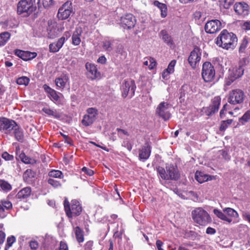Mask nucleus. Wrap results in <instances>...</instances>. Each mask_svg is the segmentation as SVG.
Here are the masks:
<instances>
[{
    "label": "nucleus",
    "instance_id": "393cba45",
    "mask_svg": "<svg viewBox=\"0 0 250 250\" xmlns=\"http://www.w3.org/2000/svg\"><path fill=\"white\" fill-rule=\"evenodd\" d=\"M195 179L200 183H203L205 182L211 180L212 176L207 175L203 172L197 171L195 174Z\"/></svg>",
    "mask_w": 250,
    "mask_h": 250
},
{
    "label": "nucleus",
    "instance_id": "69168bd1",
    "mask_svg": "<svg viewBox=\"0 0 250 250\" xmlns=\"http://www.w3.org/2000/svg\"><path fill=\"white\" fill-rule=\"evenodd\" d=\"M122 146H124L125 147H126L127 149L129 151H130L132 149V146L130 144V143H129V142L127 141V142H125L124 141L123 143V144H122Z\"/></svg>",
    "mask_w": 250,
    "mask_h": 250
},
{
    "label": "nucleus",
    "instance_id": "4c0bfd02",
    "mask_svg": "<svg viewBox=\"0 0 250 250\" xmlns=\"http://www.w3.org/2000/svg\"><path fill=\"white\" fill-rule=\"evenodd\" d=\"M14 130L15 136L16 139L20 142H22L23 139V135L21 130L19 128L17 125L16 127H14L13 129Z\"/></svg>",
    "mask_w": 250,
    "mask_h": 250
},
{
    "label": "nucleus",
    "instance_id": "f704fd0d",
    "mask_svg": "<svg viewBox=\"0 0 250 250\" xmlns=\"http://www.w3.org/2000/svg\"><path fill=\"white\" fill-rule=\"evenodd\" d=\"M86 70L90 72L92 75L95 77H98L97 70L96 66L94 64L89 62H87L85 64Z\"/></svg>",
    "mask_w": 250,
    "mask_h": 250
},
{
    "label": "nucleus",
    "instance_id": "39448f33",
    "mask_svg": "<svg viewBox=\"0 0 250 250\" xmlns=\"http://www.w3.org/2000/svg\"><path fill=\"white\" fill-rule=\"evenodd\" d=\"M63 205L66 214L69 218L79 215L82 211V206L76 200H72L70 205L68 201L65 199Z\"/></svg>",
    "mask_w": 250,
    "mask_h": 250
},
{
    "label": "nucleus",
    "instance_id": "2eb2a0df",
    "mask_svg": "<svg viewBox=\"0 0 250 250\" xmlns=\"http://www.w3.org/2000/svg\"><path fill=\"white\" fill-rule=\"evenodd\" d=\"M214 67L209 62H205L203 64L202 76V78H213L215 76Z\"/></svg>",
    "mask_w": 250,
    "mask_h": 250
},
{
    "label": "nucleus",
    "instance_id": "6e6552de",
    "mask_svg": "<svg viewBox=\"0 0 250 250\" xmlns=\"http://www.w3.org/2000/svg\"><path fill=\"white\" fill-rule=\"evenodd\" d=\"M98 115V110L93 107L88 108L86 110V114L84 115L82 120V124L85 126L91 125L96 120Z\"/></svg>",
    "mask_w": 250,
    "mask_h": 250
},
{
    "label": "nucleus",
    "instance_id": "412c9836",
    "mask_svg": "<svg viewBox=\"0 0 250 250\" xmlns=\"http://www.w3.org/2000/svg\"><path fill=\"white\" fill-rule=\"evenodd\" d=\"M223 211L227 214L228 217L232 219V222L233 224L239 222V214L235 210L230 208H226L223 209Z\"/></svg>",
    "mask_w": 250,
    "mask_h": 250
},
{
    "label": "nucleus",
    "instance_id": "e2e57ef3",
    "mask_svg": "<svg viewBox=\"0 0 250 250\" xmlns=\"http://www.w3.org/2000/svg\"><path fill=\"white\" fill-rule=\"evenodd\" d=\"M5 239V233L0 230V245L3 244Z\"/></svg>",
    "mask_w": 250,
    "mask_h": 250
},
{
    "label": "nucleus",
    "instance_id": "2f4dec72",
    "mask_svg": "<svg viewBox=\"0 0 250 250\" xmlns=\"http://www.w3.org/2000/svg\"><path fill=\"white\" fill-rule=\"evenodd\" d=\"M11 34L8 32H4L0 34V46L4 45L10 39Z\"/></svg>",
    "mask_w": 250,
    "mask_h": 250
},
{
    "label": "nucleus",
    "instance_id": "5701e85b",
    "mask_svg": "<svg viewBox=\"0 0 250 250\" xmlns=\"http://www.w3.org/2000/svg\"><path fill=\"white\" fill-rule=\"evenodd\" d=\"M176 64V61L175 60H172L168 64L167 67L164 69L162 72V77L163 78H165L169 76L170 74L174 72V67Z\"/></svg>",
    "mask_w": 250,
    "mask_h": 250
},
{
    "label": "nucleus",
    "instance_id": "864d4df0",
    "mask_svg": "<svg viewBox=\"0 0 250 250\" xmlns=\"http://www.w3.org/2000/svg\"><path fill=\"white\" fill-rule=\"evenodd\" d=\"M247 45H248V42L246 40H244L239 47V52H241V53L244 52L245 49L246 48V47L247 46Z\"/></svg>",
    "mask_w": 250,
    "mask_h": 250
},
{
    "label": "nucleus",
    "instance_id": "ddd939ff",
    "mask_svg": "<svg viewBox=\"0 0 250 250\" xmlns=\"http://www.w3.org/2000/svg\"><path fill=\"white\" fill-rule=\"evenodd\" d=\"M201 52L198 47H195L191 52L188 61L190 66L195 68L198 65L201 60Z\"/></svg>",
    "mask_w": 250,
    "mask_h": 250
},
{
    "label": "nucleus",
    "instance_id": "49530a36",
    "mask_svg": "<svg viewBox=\"0 0 250 250\" xmlns=\"http://www.w3.org/2000/svg\"><path fill=\"white\" fill-rule=\"evenodd\" d=\"M148 59L149 62L148 68L149 70H153L156 67L157 65V62L154 58L149 57Z\"/></svg>",
    "mask_w": 250,
    "mask_h": 250
},
{
    "label": "nucleus",
    "instance_id": "052dcab7",
    "mask_svg": "<svg viewBox=\"0 0 250 250\" xmlns=\"http://www.w3.org/2000/svg\"><path fill=\"white\" fill-rule=\"evenodd\" d=\"M97 62L103 64H105L106 62V59L104 56H102L98 58Z\"/></svg>",
    "mask_w": 250,
    "mask_h": 250
},
{
    "label": "nucleus",
    "instance_id": "f8f14e48",
    "mask_svg": "<svg viewBox=\"0 0 250 250\" xmlns=\"http://www.w3.org/2000/svg\"><path fill=\"white\" fill-rule=\"evenodd\" d=\"M16 123L12 120L4 117H0V131L6 133L10 132L16 127Z\"/></svg>",
    "mask_w": 250,
    "mask_h": 250
},
{
    "label": "nucleus",
    "instance_id": "de8ad7c7",
    "mask_svg": "<svg viewBox=\"0 0 250 250\" xmlns=\"http://www.w3.org/2000/svg\"><path fill=\"white\" fill-rule=\"evenodd\" d=\"M48 183L54 188H58L61 185L59 181L52 178H49Z\"/></svg>",
    "mask_w": 250,
    "mask_h": 250
},
{
    "label": "nucleus",
    "instance_id": "c756f323",
    "mask_svg": "<svg viewBox=\"0 0 250 250\" xmlns=\"http://www.w3.org/2000/svg\"><path fill=\"white\" fill-rule=\"evenodd\" d=\"M154 5L157 6L161 12V16L165 18L167 15V5L163 3H161L158 0H155L153 2Z\"/></svg>",
    "mask_w": 250,
    "mask_h": 250
},
{
    "label": "nucleus",
    "instance_id": "c03bdc74",
    "mask_svg": "<svg viewBox=\"0 0 250 250\" xmlns=\"http://www.w3.org/2000/svg\"><path fill=\"white\" fill-rule=\"evenodd\" d=\"M67 79H55V83L56 85L60 88H63L66 83Z\"/></svg>",
    "mask_w": 250,
    "mask_h": 250
},
{
    "label": "nucleus",
    "instance_id": "603ef678",
    "mask_svg": "<svg viewBox=\"0 0 250 250\" xmlns=\"http://www.w3.org/2000/svg\"><path fill=\"white\" fill-rule=\"evenodd\" d=\"M2 157L6 161H11L13 160L14 159V157L12 155H10L7 152H4L2 154Z\"/></svg>",
    "mask_w": 250,
    "mask_h": 250
},
{
    "label": "nucleus",
    "instance_id": "9d476101",
    "mask_svg": "<svg viewBox=\"0 0 250 250\" xmlns=\"http://www.w3.org/2000/svg\"><path fill=\"white\" fill-rule=\"evenodd\" d=\"M221 103V98L215 97L211 101V104L208 107H204L202 111L207 116H211L218 111Z\"/></svg>",
    "mask_w": 250,
    "mask_h": 250
},
{
    "label": "nucleus",
    "instance_id": "9b49d317",
    "mask_svg": "<svg viewBox=\"0 0 250 250\" xmlns=\"http://www.w3.org/2000/svg\"><path fill=\"white\" fill-rule=\"evenodd\" d=\"M72 12V4L67 1L59 8L57 16L59 20H65L69 17Z\"/></svg>",
    "mask_w": 250,
    "mask_h": 250
},
{
    "label": "nucleus",
    "instance_id": "79ce46f5",
    "mask_svg": "<svg viewBox=\"0 0 250 250\" xmlns=\"http://www.w3.org/2000/svg\"><path fill=\"white\" fill-rule=\"evenodd\" d=\"M232 122V120L229 119L226 121H223L221 122V124L220 127V130L221 131L225 130L229 125H230Z\"/></svg>",
    "mask_w": 250,
    "mask_h": 250
},
{
    "label": "nucleus",
    "instance_id": "e433bc0d",
    "mask_svg": "<svg viewBox=\"0 0 250 250\" xmlns=\"http://www.w3.org/2000/svg\"><path fill=\"white\" fill-rule=\"evenodd\" d=\"M0 188L2 190L7 192L12 189V187L8 182L0 179Z\"/></svg>",
    "mask_w": 250,
    "mask_h": 250
},
{
    "label": "nucleus",
    "instance_id": "6e6d98bb",
    "mask_svg": "<svg viewBox=\"0 0 250 250\" xmlns=\"http://www.w3.org/2000/svg\"><path fill=\"white\" fill-rule=\"evenodd\" d=\"M82 170L90 176H92L94 174V171L92 169L86 167H83Z\"/></svg>",
    "mask_w": 250,
    "mask_h": 250
},
{
    "label": "nucleus",
    "instance_id": "58836bf2",
    "mask_svg": "<svg viewBox=\"0 0 250 250\" xmlns=\"http://www.w3.org/2000/svg\"><path fill=\"white\" fill-rule=\"evenodd\" d=\"M239 122L243 125L246 123L250 121V110L247 111L239 119Z\"/></svg>",
    "mask_w": 250,
    "mask_h": 250
},
{
    "label": "nucleus",
    "instance_id": "0e129e2a",
    "mask_svg": "<svg viewBox=\"0 0 250 250\" xmlns=\"http://www.w3.org/2000/svg\"><path fill=\"white\" fill-rule=\"evenodd\" d=\"M243 29L246 30H250V21H247L245 22L242 26Z\"/></svg>",
    "mask_w": 250,
    "mask_h": 250
},
{
    "label": "nucleus",
    "instance_id": "bb28decb",
    "mask_svg": "<svg viewBox=\"0 0 250 250\" xmlns=\"http://www.w3.org/2000/svg\"><path fill=\"white\" fill-rule=\"evenodd\" d=\"M160 36L162 37L163 41L169 46H171L173 44V41L172 38L169 36L167 31L165 30L161 31L160 33Z\"/></svg>",
    "mask_w": 250,
    "mask_h": 250
},
{
    "label": "nucleus",
    "instance_id": "7c9ffc66",
    "mask_svg": "<svg viewBox=\"0 0 250 250\" xmlns=\"http://www.w3.org/2000/svg\"><path fill=\"white\" fill-rule=\"evenodd\" d=\"M42 111L49 116H52L56 119H59L62 117L61 114L56 110H53L47 107H44Z\"/></svg>",
    "mask_w": 250,
    "mask_h": 250
},
{
    "label": "nucleus",
    "instance_id": "a878e982",
    "mask_svg": "<svg viewBox=\"0 0 250 250\" xmlns=\"http://www.w3.org/2000/svg\"><path fill=\"white\" fill-rule=\"evenodd\" d=\"M36 173L31 169H27L23 174L24 180L28 184H32L35 180Z\"/></svg>",
    "mask_w": 250,
    "mask_h": 250
},
{
    "label": "nucleus",
    "instance_id": "bf43d9fd",
    "mask_svg": "<svg viewBox=\"0 0 250 250\" xmlns=\"http://www.w3.org/2000/svg\"><path fill=\"white\" fill-rule=\"evenodd\" d=\"M157 248L158 250H164L162 248L164 243L160 240H158L156 243Z\"/></svg>",
    "mask_w": 250,
    "mask_h": 250
},
{
    "label": "nucleus",
    "instance_id": "20e7f679",
    "mask_svg": "<svg viewBox=\"0 0 250 250\" xmlns=\"http://www.w3.org/2000/svg\"><path fill=\"white\" fill-rule=\"evenodd\" d=\"M157 172L161 178L166 180H177L180 177L177 167L172 165L167 166L166 169L159 167Z\"/></svg>",
    "mask_w": 250,
    "mask_h": 250
},
{
    "label": "nucleus",
    "instance_id": "3c124183",
    "mask_svg": "<svg viewBox=\"0 0 250 250\" xmlns=\"http://www.w3.org/2000/svg\"><path fill=\"white\" fill-rule=\"evenodd\" d=\"M1 203L3 208H5L7 209H8L11 208L12 207V203L7 200L2 201Z\"/></svg>",
    "mask_w": 250,
    "mask_h": 250
},
{
    "label": "nucleus",
    "instance_id": "ea45409f",
    "mask_svg": "<svg viewBox=\"0 0 250 250\" xmlns=\"http://www.w3.org/2000/svg\"><path fill=\"white\" fill-rule=\"evenodd\" d=\"M244 72V69L242 65H240L238 68H237L234 72L233 78H240L241 77Z\"/></svg>",
    "mask_w": 250,
    "mask_h": 250
},
{
    "label": "nucleus",
    "instance_id": "4468645a",
    "mask_svg": "<svg viewBox=\"0 0 250 250\" xmlns=\"http://www.w3.org/2000/svg\"><path fill=\"white\" fill-rule=\"evenodd\" d=\"M221 28V23L218 20H213L208 21L205 26V30L208 33L213 34Z\"/></svg>",
    "mask_w": 250,
    "mask_h": 250
},
{
    "label": "nucleus",
    "instance_id": "a211bd4d",
    "mask_svg": "<svg viewBox=\"0 0 250 250\" xmlns=\"http://www.w3.org/2000/svg\"><path fill=\"white\" fill-rule=\"evenodd\" d=\"M151 153V146L148 143H146L139 151V157L141 160H146L150 156Z\"/></svg>",
    "mask_w": 250,
    "mask_h": 250
},
{
    "label": "nucleus",
    "instance_id": "37998d69",
    "mask_svg": "<svg viewBox=\"0 0 250 250\" xmlns=\"http://www.w3.org/2000/svg\"><path fill=\"white\" fill-rule=\"evenodd\" d=\"M49 175L53 178H62V173L60 170H52L49 173Z\"/></svg>",
    "mask_w": 250,
    "mask_h": 250
},
{
    "label": "nucleus",
    "instance_id": "72a5a7b5",
    "mask_svg": "<svg viewBox=\"0 0 250 250\" xmlns=\"http://www.w3.org/2000/svg\"><path fill=\"white\" fill-rule=\"evenodd\" d=\"M112 43L113 41L109 39H105L103 41V48L106 51L110 52L112 50Z\"/></svg>",
    "mask_w": 250,
    "mask_h": 250
},
{
    "label": "nucleus",
    "instance_id": "5fc2aeb1",
    "mask_svg": "<svg viewBox=\"0 0 250 250\" xmlns=\"http://www.w3.org/2000/svg\"><path fill=\"white\" fill-rule=\"evenodd\" d=\"M29 246L31 249L36 250L39 247V244L36 241H31L29 243Z\"/></svg>",
    "mask_w": 250,
    "mask_h": 250
},
{
    "label": "nucleus",
    "instance_id": "c85d7f7f",
    "mask_svg": "<svg viewBox=\"0 0 250 250\" xmlns=\"http://www.w3.org/2000/svg\"><path fill=\"white\" fill-rule=\"evenodd\" d=\"M31 193V188L30 187H25L20 190L17 197L19 199H24L28 197Z\"/></svg>",
    "mask_w": 250,
    "mask_h": 250
},
{
    "label": "nucleus",
    "instance_id": "dca6fc26",
    "mask_svg": "<svg viewBox=\"0 0 250 250\" xmlns=\"http://www.w3.org/2000/svg\"><path fill=\"white\" fill-rule=\"evenodd\" d=\"M15 54L24 61H29L35 58L37 54L35 52H30L17 49L15 50Z\"/></svg>",
    "mask_w": 250,
    "mask_h": 250
},
{
    "label": "nucleus",
    "instance_id": "a19ab883",
    "mask_svg": "<svg viewBox=\"0 0 250 250\" xmlns=\"http://www.w3.org/2000/svg\"><path fill=\"white\" fill-rule=\"evenodd\" d=\"M16 238L14 236H11L7 238L6 244L5 247V250H8L12 244L15 242Z\"/></svg>",
    "mask_w": 250,
    "mask_h": 250
},
{
    "label": "nucleus",
    "instance_id": "423d86ee",
    "mask_svg": "<svg viewBox=\"0 0 250 250\" xmlns=\"http://www.w3.org/2000/svg\"><path fill=\"white\" fill-rule=\"evenodd\" d=\"M136 85L132 79H127L123 83L122 86V96L124 98H132L134 95Z\"/></svg>",
    "mask_w": 250,
    "mask_h": 250
},
{
    "label": "nucleus",
    "instance_id": "680f3d73",
    "mask_svg": "<svg viewBox=\"0 0 250 250\" xmlns=\"http://www.w3.org/2000/svg\"><path fill=\"white\" fill-rule=\"evenodd\" d=\"M206 233L208 234H214L216 233V230L211 227H208L206 229Z\"/></svg>",
    "mask_w": 250,
    "mask_h": 250
},
{
    "label": "nucleus",
    "instance_id": "8fccbe9b",
    "mask_svg": "<svg viewBox=\"0 0 250 250\" xmlns=\"http://www.w3.org/2000/svg\"><path fill=\"white\" fill-rule=\"evenodd\" d=\"M117 131L118 136L121 138H123L124 135L128 136L129 135V133L126 130L123 129L117 128Z\"/></svg>",
    "mask_w": 250,
    "mask_h": 250
},
{
    "label": "nucleus",
    "instance_id": "c9c22d12",
    "mask_svg": "<svg viewBox=\"0 0 250 250\" xmlns=\"http://www.w3.org/2000/svg\"><path fill=\"white\" fill-rule=\"evenodd\" d=\"M19 157L21 161L25 164H33L36 163L35 159L28 157L23 152L20 153Z\"/></svg>",
    "mask_w": 250,
    "mask_h": 250
},
{
    "label": "nucleus",
    "instance_id": "b1692460",
    "mask_svg": "<svg viewBox=\"0 0 250 250\" xmlns=\"http://www.w3.org/2000/svg\"><path fill=\"white\" fill-rule=\"evenodd\" d=\"M82 30L81 28H77L73 32L72 35V43L74 45L80 44L81 39V37L82 34Z\"/></svg>",
    "mask_w": 250,
    "mask_h": 250
},
{
    "label": "nucleus",
    "instance_id": "6ab92c4d",
    "mask_svg": "<svg viewBox=\"0 0 250 250\" xmlns=\"http://www.w3.org/2000/svg\"><path fill=\"white\" fill-rule=\"evenodd\" d=\"M248 5L245 2L236 3L234 6L235 12L240 15L245 16L248 14Z\"/></svg>",
    "mask_w": 250,
    "mask_h": 250
},
{
    "label": "nucleus",
    "instance_id": "09e8293b",
    "mask_svg": "<svg viewBox=\"0 0 250 250\" xmlns=\"http://www.w3.org/2000/svg\"><path fill=\"white\" fill-rule=\"evenodd\" d=\"M42 4L44 8H48L54 4V1L53 0H43Z\"/></svg>",
    "mask_w": 250,
    "mask_h": 250
},
{
    "label": "nucleus",
    "instance_id": "13d9d810",
    "mask_svg": "<svg viewBox=\"0 0 250 250\" xmlns=\"http://www.w3.org/2000/svg\"><path fill=\"white\" fill-rule=\"evenodd\" d=\"M230 108V106L229 104H224L223 108L221 110V116H222L223 115V111H227L229 110Z\"/></svg>",
    "mask_w": 250,
    "mask_h": 250
},
{
    "label": "nucleus",
    "instance_id": "f3484780",
    "mask_svg": "<svg viewBox=\"0 0 250 250\" xmlns=\"http://www.w3.org/2000/svg\"><path fill=\"white\" fill-rule=\"evenodd\" d=\"M121 21L124 25L130 29L134 26L136 20L132 14H127L121 18Z\"/></svg>",
    "mask_w": 250,
    "mask_h": 250
},
{
    "label": "nucleus",
    "instance_id": "f257e3e1",
    "mask_svg": "<svg viewBox=\"0 0 250 250\" xmlns=\"http://www.w3.org/2000/svg\"><path fill=\"white\" fill-rule=\"evenodd\" d=\"M216 44L224 49H233L236 46L237 38L232 32H229L227 30H222L216 39Z\"/></svg>",
    "mask_w": 250,
    "mask_h": 250
},
{
    "label": "nucleus",
    "instance_id": "1a4fd4ad",
    "mask_svg": "<svg viewBox=\"0 0 250 250\" xmlns=\"http://www.w3.org/2000/svg\"><path fill=\"white\" fill-rule=\"evenodd\" d=\"M244 93L240 89H235L229 92L228 102L231 104H240L244 99Z\"/></svg>",
    "mask_w": 250,
    "mask_h": 250
},
{
    "label": "nucleus",
    "instance_id": "473e14b6",
    "mask_svg": "<svg viewBox=\"0 0 250 250\" xmlns=\"http://www.w3.org/2000/svg\"><path fill=\"white\" fill-rule=\"evenodd\" d=\"M74 231L78 242H83L84 240L83 230L79 227H76L74 228Z\"/></svg>",
    "mask_w": 250,
    "mask_h": 250
},
{
    "label": "nucleus",
    "instance_id": "338daca9",
    "mask_svg": "<svg viewBox=\"0 0 250 250\" xmlns=\"http://www.w3.org/2000/svg\"><path fill=\"white\" fill-rule=\"evenodd\" d=\"M59 250H68L66 244L63 242H61Z\"/></svg>",
    "mask_w": 250,
    "mask_h": 250
},
{
    "label": "nucleus",
    "instance_id": "cd10ccee",
    "mask_svg": "<svg viewBox=\"0 0 250 250\" xmlns=\"http://www.w3.org/2000/svg\"><path fill=\"white\" fill-rule=\"evenodd\" d=\"M213 213L219 219L222 220L227 222L229 223H231L232 222V219L228 217L221 210L214 208L213 210Z\"/></svg>",
    "mask_w": 250,
    "mask_h": 250
},
{
    "label": "nucleus",
    "instance_id": "774afa93",
    "mask_svg": "<svg viewBox=\"0 0 250 250\" xmlns=\"http://www.w3.org/2000/svg\"><path fill=\"white\" fill-rule=\"evenodd\" d=\"M244 219L250 224V214L248 212H245L243 214Z\"/></svg>",
    "mask_w": 250,
    "mask_h": 250
},
{
    "label": "nucleus",
    "instance_id": "f03ea898",
    "mask_svg": "<svg viewBox=\"0 0 250 250\" xmlns=\"http://www.w3.org/2000/svg\"><path fill=\"white\" fill-rule=\"evenodd\" d=\"M192 218L196 223L205 226L211 222V218L208 212L202 208H196L191 212Z\"/></svg>",
    "mask_w": 250,
    "mask_h": 250
},
{
    "label": "nucleus",
    "instance_id": "0eeeda50",
    "mask_svg": "<svg viewBox=\"0 0 250 250\" xmlns=\"http://www.w3.org/2000/svg\"><path fill=\"white\" fill-rule=\"evenodd\" d=\"M170 105L167 102H163L159 104L156 109V114L165 121L169 119L171 117Z\"/></svg>",
    "mask_w": 250,
    "mask_h": 250
},
{
    "label": "nucleus",
    "instance_id": "4d7b16f0",
    "mask_svg": "<svg viewBox=\"0 0 250 250\" xmlns=\"http://www.w3.org/2000/svg\"><path fill=\"white\" fill-rule=\"evenodd\" d=\"M93 246V242L89 241L86 242L84 245V250H92Z\"/></svg>",
    "mask_w": 250,
    "mask_h": 250
},
{
    "label": "nucleus",
    "instance_id": "a18cd8bd",
    "mask_svg": "<svg viewBox=\"0 0 250 250\" xmlns=\"http://www.w3.org/2000/svg\"><path fill=\"white\" fill-rule=\"evenodd\" d=\"M29 80L30 79H14L13 83H16L19 85H24L26 86L29 83Z\"/></svg>",
    "mask_w": 250,
    "mask_h": 250
},
{
    "label": "nucleus",
    "instance_id": "aec40b11",
    "mask_svg": "<svg viewBox=\"0 0 250 250\" xmlns=\"http://www.w3.org/2000/svg\"><path fill=\"white\" fill-rule=\"evenodd\" d=\"M43 88L45 91L47 93V96L49 98L54 102H59L60 96L62 95L60 93H57L55 90L51 88L46 84L43 85Z\"/></svg>",
    "mask_w": 250,
    "mask_h": 250
},
{
    "label": "nucleus",
    "instance_id": "7ed1b4c3",
    "mask_svg": "<svg viewBox=\"0 0 250 250\" xmlns=\"http://www.w3.org/2000/svg\"><path fill=\"white\" fill-rule=\"evenodd\" d=\"M40 3V0H21L18 4L17 12L19 14L29 15L36 10Z\"/></svg>",
    "mask_w": 250,
    "mask_h": 250
},
{
    "label": "nucleus",
    "instance_id": "4be33fe9",
    "mask_svg": "<svg viewBox=\"0 0 250 250\" xmlns=\"http://www.w3.org/2000/svg\"><path fill=\"white\" fill-rule=\"evenodd\" d=\"M65 42V37H62L58 40L57 42L50 43L49 44V50L51 52L55 53L62 48Z\"/></svg>",
    "mask_w": 250,
    "mask_h": 250
}]
</instances>
